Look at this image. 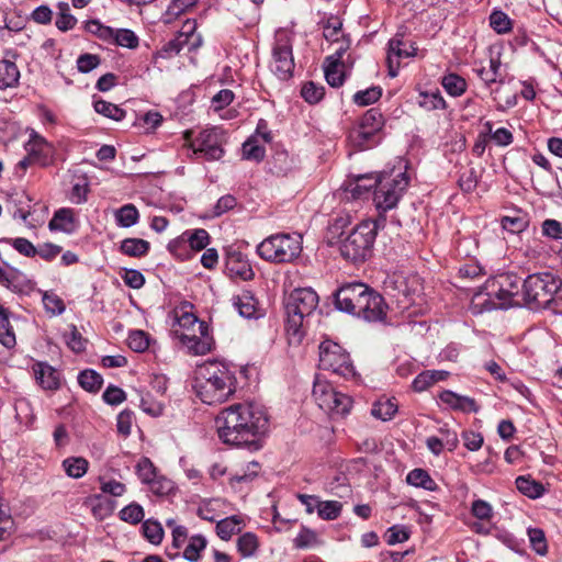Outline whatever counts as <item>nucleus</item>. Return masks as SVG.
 <instances>
[{
  "instance_id": "obj_18",
  "label": "nucleus",
  "mask_w": 562,
  "mask_h": 562,
  "mask_svg": "<svg viewBox=\"0 0 562 562\" xmlns=\"http://www.w3.org/2000/svg\"><path fill=\"white\" fill-rule=\"evenodd\" d=\"M0 284L18 294H30L35 289V283L25 273L16 268L0 266Z\"/></svg>"
},
{
  "instance_id": "obj_25",
  "label": "nucleus",
  "mask_w": 562,
  "mask_h": 562,
  "mask_svg": "<svg viewBox=\"0 0 562 562\" xmlns=\"http://www.w3.org/2000/svg\"><path fill=\"white\" fill-rule=\"evenodd\" d=\"M33 371L40 385L45 390H57L60 385V376L52 366L38 362L34 364Z\"/></svg>"
},
{
  "instance_id": "obj_34",
  "label": "nucleus",
  "mask_w": 562,
  "mask_h": 562,
  "mask_svg": "<svg viewBox=\"0 0 562 562\" xmlns=\"http://www.w3.org/2000/svg\"><path fill=\"white\" fill-rule=\"evenodd\" d=\"M61 468L67 476L80 479L88 472L89 462L83 457H68L63 460Z\"/></svg>"
},
{
  "instance_id": "obj_23",
  "label": "nucleus",
  "mask_w": 562,
  "mask_h": 562,
  "mask_svg": "<svg viewBox=\"0 0 562 562\" xmlns=\"http://www.w3.org/2000/svg\"><path fill=\"white\" fill-rule=\"evenodd\" d=\"M78 227L75 211L69 207H61L57 210L48 223V228L52 232H63L72 234Z\"/></svg>"
},
{
  "instance_id": "obj_13",
  "label": "nucleus",
  "mask_w": 562,
  "mask_h": 562,
  "mask_svg": "<svg viewBox=\"0 0 562 562\" xmlns=\"http://www.w3.org/2000/svg\"><path fill=\"white\" fill-rule=\"evenodd\" d=\"M417 49L414 43L404 40L403 34H395L387 44L386 64L390 77H396L401 66V59L416 56Z\"/></svg>"
},
{
  "instance_id": "obj_63",
  "label": "nucleus",
  "mask_w": 562,
  "mask_h": 562,
  "mask_svg": "<svg viewBox=\"0 0 562 562\" xmlns=\"http://www.w3.org/2000/svg\"><path fill=\"white\" fill-rule=\"evenodd\" d=\"M42 300L45 310L52 314L59 315L65 311V304L63 300L54 293L44 292Z\"/></svg>"
},
{
  "instance_id": "obj_39",
  "label": "nucleus",
  "mask_w": 562,
  "mask_h": 562,
  "mask_svg": "<svg viewBox=\"0 0 562 562\" xmlns=\"http://www.w3.org/2000/svg\"><path fill=\"white\" fill-rule=\"evenodd\" d=\"M236 547L243 558H251L259 548V539L254 532H245L237 538Z\"/></svg>"
},
{
  "instance_id": "obj_59",
  "label": "nucleus",
  "mask_w": 562,
  "mask_h": 562,
  "mask_svg": "<svg viewBox=\"0 0 562 562\" xmlns=\"http://www.w3.org/2000/svg\"><path fill=\"white\" fill-rule=\"evenodd\" d=\"M120 518L130 524H138L144 518V509L140 505L132 503L121 509Z\"/></svg>"
},
{
  "instance_id": "obj_51",
  "label": "nucleus",
  "mask_w": 562,
  "mask_h": 562,
  "mask_svg": "<svg viewBox=\"0 0 562 562\" xmlns=\"http://www.w3.org/2000/svg\"><path fill=\"white\" fill-rule=\"evenodd\" d=\"M418 104L427 110H438L446 106V101L441 97L439 91L436 92H423L419 94Z\"/></svg>"
},
{
  "instance_id": "obj_20",
  "label": "nucleus",
  "mask_w": 562,
  "mask_h": 562,
  "mask_svg": "<svg viewBox=\"0 0 562 562\" xmlns=\"http://www.w3.org/2000/svg\"><path fill=\"white\" fill-rule=\"evenodd\" d=\"M386 289L393 290V295L401 303L413 301V295L419 291V282L417 277L406 278L402 274H394L386 281Z\"/></svg>"
},
{
  "instance_id": "obj_8",
  "label": "nucleus",
  "mask_w": 562,
  "mask_h": 562,
  "mask_svg": "<svg viewBox=\"0 0 562 562\" xmlns=\"http://www.w3.org/2000/svg\"><path fill=\"white\" fill-rule=\"evenodd\" d=\"M408 183L409 177L401 168H393L390 172L383 171L378 177L374 190L373 201L376 209L385 212L395 207Z\"/></svg>"
},
{
  "instance_id": "obj_41",
  "label": "nucleus",
  "mask_w": 562,
  "mask_h": 562,
  "mask_svg": "<svg viewBox=\"0 0 562 562\" xmlns=\"http://www.w3.org/2000/svg\"><path fill=\"white\" fill-rule=\"evenodd\" d=\"M406 482L415 487H422L426 491H435L437 488L436 482L430 477L428 472L424 469H414L407 476Z\"/></svg>"
},
{
  "instance_id": "obj_49",
  "label": "nucleus",
  "mask_w": 562,
  "mask_h": 562,
  "mask_svg": "<svg viewBox=\"0 0 562 562\" xmlns=\"http://www.w3.org/2000/svg\"><path fill=\"white\" fill-rule=\"evenodd\" d=\"M93 108L97 113L104 115L105 117L112 119L114 121H121L125 116V111L113 104L111 102H106L104 100L95 101Z\"/></svg>"
},
{
  "instance_id": "obj_52",
  "label": "nucleus",
  "mask_w": 562,
  "mask_h": 562,
  "mask_svg": "<svg viewBox=\"0 0 562 562\" xmlns=\"http://www.w3.org/2000/svg\"><path fill=\"white\" fill-rule=\"evenodd\" d=\"M527 533L533 551L539 555H546L548 552V544L543 530L540 528H529Z\"/></svg>"
},
{
  "instance_id": "obj_46",
  "label": "nucleus",
  "mask_w": 562,
  "mask_h": 562,
  "mask_svg": "<svg viewBox=\"0 0 562 562\" xmlns=\"http://www.w3.org/2000/svg\"><path fill=\"white\" fill-rule=\"evenodd\" d=\"M324 71L329 86L337 88L344 83L345 74L341 63L325 60Z\"/></svg>"
},
{
  "instance_id": "obj_35",
  "label": "nucleus",
  "mask_w": 562,
  "mask_h": 562,
  "mask_svg": "<svg viewBox=\"0 0 562 562\" xmlns=\"http://www.w3.org/2000/svg\"><path fill=\"white\" fill-rule=\"evenodd\" d=\"M352 403L353 401L349 395L338 391V396L331 400L330 406L326 407L324 412L333 417H345L350 413Z\"/></svg>"
},
{
  "instance_id": "obj_48",
  "label": "nucleus",
  "mask_w": 562,
  "mask_h": 562,
  "mask_svg": "<svg viewBox=\"0 0 562 562\" xmlns=\"http://www.w3.org/2000/svg\"><path fill=\"white\" fill-rule=\"evenodd\" d=\"M57 8L58 13L55 21L57 29L64 32L74 29L77 19L70 13L69 4L67 2H59Z\"/></svg>"
},
{
  "instance_id": "obj_42",
  "label": "nucleus",
  "mask_w": 562,
  "mask_h": 562,
  "mask_svg": "<svg viewBox=\"0 0 562 562\" xmlns=\"http://www.w3.org/2000/svg\"><path fill=\"white\" fill-rule=\"evenodd\" d=\"M397 412V404L394 398L379 400L373 404L372 415L381 420H390Z\"/></svg>"
},
{
  "instance_id": "obj_40",
  "label": "nucleus",
  "mask_w": 562,
  "mask_h": 562,
  "mask_svg": "<svg viewBox=\"0 0 562 562\" xmlns=\"http://www.w3.org/2000/svg\"><path fill=\"white\" fill-rule=\"evenodd\" d=\"M0 342L7 348H13L16 344L15 334L9 322V312L0 305Z\"/></svg>"
},
{
  "instance_id": "obj_26",
  "label": "nucleus",
  "mask_w": 562,
  "mask_h": 562,
  "mask_svg": "<svg viewBox=\"0 0 562 562\" xmlns=\"http://www.w3.org/2000/svg\"><path fill=\"white\" fill-rule=\"evenodd\" d=\"M246 525L241 515L226 517L216 524V533L222 540H229L234 535L239 533Z\"/></svg>"
},
{
  "instance_id": "obj_55",
  "label": "nucleus",
  "mask_w": 562,
  "mask_h": 562,
  "mask_svg": "<svg viewBox=\"0 0 562 562\" xmlns=\"http://www.w3.org/2000/svg\"><path fill=\"white\" fill-rule=\"evenodd\" d=\"M341 508V503L337 501L321 502L318 504L317 514L323 519L334 520L340 515Z\"/></svg>"
},
{
  "instance_id": "obj_56",
  "label": "nucleus",
  "mask_w": 562,
  "mask_h": 562,
  "mask_svg": "<svg viewBox=\"0 0 562 562\" xmlns=\"http://www.w3.org/2000/svg\"><path fill=\"white\" fill-rule=\"evenodd\" d=\"M128 347L136 352H144L149 347V337L143 330H133L127 338Z\"/></svg>"
},
{
  "instance_id": "obj_64",
  "label": "nucleus",
  "mask_w": 562,
  "mask_h": 562,
  "mask_svg": "<svg viewBox=\"0 0 562 562\" xmlns=\"http://www.w3.org/2000/svg\"><path fill=\"white\" fill-rule=\"evenodd\" d=\"M528 226V221L522 216H505L502 218V227L513 234L525 231Z\"/></svg>"
},
{
  "instance_id": "obj_24",
  "label": "nucleus",
  "mask_w": 562,
  "mask_h": 562,
  "mask_svg": "<svg viewBox=\"0 0 562 562\" xmlns=\"http://www.w3.org/2000/svg\"><path fill=\"white\" fill-rule=\"evenodd\" d=\"M439 400L447 405L448 407L454 409V411H461V412H474L476 413L479 411V406L476 405V402L469 397L459 395L452 391L446 390L442 391L439 394Z\"/></svg>"
},
{
  "instance_id": "obj_10",
  "label": "nucleus",
  "mask_w": 562,
  "mask_h": 562,
  "mask_svg": "<svg viewBox=\"0 0 562 562\" xmlns=\"http://www.w3.org/2000/svg\"><path fill=\"white\" fill-rule=\"evenodd\" d=\"M384 125L382 113L376 109L368 110L357 126L349 134L350 142L360 149L375 146L381 137L380 132Z\"/></svg>"
},
{
  "instance_id": "obj_6",
  "label": "nucleus",
  "mask_w": 562,
  "mask_h": 562,
  "mask_svg": "<svg viewBox=\"0 0 562 562\" xmlns=\"http://www.w3.org/2000/svg\"><path fill=\"white\" fill-rule=\"evenodd\" d=\"M379 224L368 220L357 225L340 245L341 256L352 262H362L371 256Z\"/></svg>"
},
{
  "instance_id": "obj_62",
  "label": "nucleus",
  "mask_w": 562,
  "mask_h": 562,
  "mask_svg": "<svg viewBox=\"0 0 562 562\" xmlns=\"http://www.w3.org/2000/svg\"><path fill=\"white\" fill-rule=\"evenodd\" d=\"M491 27L499 34L506 33L512 29V21L507 14L501 11L493 12L490 16Z\"/></svg>"
},
{
  "instance_id": "obj_9",
  "label": "nucleus",
  "mask_w": 562,
  "mask_h": 562,
  "mask_svg": "<svg viewBox=\"0 0 562 562\" xmlns=\"http://www.w3.org/2000/svg\"><path fill=\"white\" fill-rule=\"evenodd\" d=\"M318 367L344 379H350L356 375L349 353L340 345L331 340H325L319 345Z\"/></svg>"
},
{
  "instance_id": "obj_58",
  "label": "nucleus",
  "mask_w": 562,
  "mask_h": 562,
  "mask_svg": "<svg viewBox=\"0 0 562 562\" xmlns=\"http://www.w3.org/2000/svg\"><path fill=\"white\" fill-rule=\"evenodd\" d=\"M136 472L143 483L149 484L157 476L156 469L148 458H142L136 465Z\"/></svg>"
},
{
  "instance_id": "obj_44",
  "label": "nucleus",
  "mask_w": 562,
  "mask_h": 562,
  "mask_svg": "<svg viewBox=\"0 0 562 562\" xmlns=\"http://www.w3.org/2000/svg\"><path fill=\"white\" fill-rule=\"evenodd\" d=\"M516 486L520 493L530 498L541 497L546 491L541 483L526 476L517 477Z\"/></svg>"
},
{
  "instance_id": "obj_43",
  "label": "nucleus",
  "mask_w": 562,
  "mask_h": 562,
  "mask_svg": "<svg viewBox=\"0 0 562 562\" xmlns=\"http://www.w3.org/2000/svg\"><path fill=\"white\" fill-rule=\"evenodd\" d=\"M378 177L359 176L355 182H350L346 190L351 193L353 198H361L368 193L372 188H376Z\"/></svg>"
},
{
  "instance_id": "obj_19",
  "label": "nucleus",
  "mask_w": 562,
  "mask_h": 562,
  "mask_svg": "<svg viewBox=\"0 0 562 562\" xmlns=\"http://www.w3.org/2000/svg\"><path fill=\"white\" fill-rule=\"evenodd\" d=\"M356 316L367 322L382 321L386 316V304L382 295L370 289Z\"/></svg>"
},
{
  "instance_id": "obj_50",
  "label": "nucleus",
  "mask_w": 562,
  "mask_h": 562,
  "mask_svg": "<svg viewBox=\"0 0 562 562\" xmlns=\"http://www.w3.org/2000/svg\"><path fill=\"white\" fill-rule=\"evenodd\" d=\"M15 418L20 424L31 425L34 420L33 408L26 398H18L14 403Z\"/></svg>"
},
{
  "instance_id": "obj_3",
  "label": "nucleus",
  "mask_w": 562,
  "mask_h": 562,
  "mask_svg": "<svg viewBox=\"0 0 562 562\" xmlns=\"http://www.w3.org/2000/svg\"><path fill=\"white\" fill-rule=\"evenodd\" d=\"M318 305V295L311 288L295 289L285 303V335L290 346H299L304 336V318Z\"/></svg>"
},
{
  "instance_id": "obj_16",
  "label": "nucleus",
  "mask_w": 562,
  "mask_h": 562,
  "mask_svg": "<svg viewBox=\"0 0 562 562\" xmlns=\"http://www.w3.org/2000/svg\"><path fill=\"white\" fill-rule=\"evenodd\" d=\"M195 20H187L178 35L164 46V52L168 55H173L178 54L184 46H188L189 50L199 48L202 44V38L199 34H195Z\"/></svg>"
},
{
  "instance_id": "obj_47",
  "label": "nucleus",
  "mask_w": 562,
  "mask_h": 562,
  "mask_svg": "<svg viewBox=\"0 0 562 562\" xmlns=\"http://www.w3.org/2000/svg\"><path fill=\"white\" fill-rule=\"evenodd\" d=\"M78 382L83 390L95 393L101 389L103 379L94 370H85L79 373Z\"/></svg>"
},
{
  "instance_id": "obj_5",
  "label": "nucleus",
  "mask_w": 562,
  "mask_h": 562,
  "mask_svg": "<svg viewBox=\"0 0 562 562\" xmlns=\"http://www.w3.org/2000/svg\"><path fill=\"white\" fill-rule=\"evenodd\" d=\"M302 251L300 234L279 233L265 238L257 246V254L266 261L273 263L291 262Z\"/></svg>"
},
{
  "instance_id": "obj_36",
  "label": "nucleus",
  "mask_w": 562,
  "mask_h": 562,
  "mask_svg": "<svg viewBox=\"0 0 562 562\" xmlns=\"http://www.w3.org/2000/svg\"><path fill=\"white\" fill-rule=\"evenodd\" d=\"M477 76L484 81L485 85L490 86L494 82L502 81L503 75L501 71V59L499 57H491L488 66H482L476 69Z\"/></svg>"
},
{
  "instance_id": "obj_61",
  "label": "nucleus",
  "mask_w": 562,
  "mask_h": 562,
  "mask_svg": "<svg viewBox=\"0 0 562 562\" xmlns=\"http://www.w3.org/2000/svg\"><path fill=\"white\" fill-rule=\"evenodd\" d=\"M143 533L145 538L154 544L160 543L164 537V530L160 524L153 520H146L143 524Z\"/></svg>"
},
{
  "instance_id": "obj_32",
  "label": "nucleus",
  "mask_w": 562,
  "mask_h": 562,
  "mask_svg": "<svg viewBox=\"0 0 562 562\" xmlns=\"http://www.w3.org/2000/svg\"><path fill=\"white\" fill-rule=\"evenodd\" d=\"M207 540L202 535L191 536L186 544L182 557L190 562H199L201 553L205 550Z\"/></svg>"
},
{
  "instance_id": "obj_37",
  "label": "nucleus",
  "mask_w": 562,
  "mask_h": 562,
  "mask_svg": "<svg viewBox=\"0 0 562 562\" xmlns=\"http://www.w3.org/2000/svg\"><path fill=\"white\" fill-rule=\"evenodd\" d=\"M229 272L244 281L254 279L255 272L248 261L244 260L240 255L231 256L227 262Z\"/></svg>"
},
{
  "instance_id": "obj_54",
  "label": "nucleus",
  "mask_w": 562,
  "mask_h": 562,
  "mask_svg": "<svg viewBox=\"0 0 562 562\" xmlns=\"http://www.w3.org/2000/svg\"><path fill=\"white\" fill-rule=\"evenodd\" d=\"M382 90L380 87H371L355 93L353 102L360 106H366L374 103L380 99Z\"/></svg>"
},
{
  "instance_id": "obj_33",
  "label": "nucleus",
  "mask_w": 562,
  "mask_h": 562,
  "mask_svg": "<svg viewBox=\"0 0 562 562\" xmlns=\"http://www.w3.org/2000/svg\"><path fill=\"white\" fill-rule=\"evenodd\" d=\"M114 218L119 227L128 228L138 223L139 212L134 204L128 203L114 211Z\"/></svg>"
},
{
  "instance_id": "obj_17",
  "label": "nucleus",
  "mask_w": 562,
  "mask_h": 562,
  "mask_svg": "<svg viewBox=\"0 0 562 562\" xmlns=\"http://www.w3.org/2000/svg\"><path fill=\"white\" fill-rule=\"evenodd\" d=\"M199 330L187 333L176 330V337L192 355H205L212 348V338L209 336V327L206 324H200Z\"/></svg>"
},
{
  "instance_id": "obj_2",
  "label": "nucleus",
  "mask_w": 562,
  "mask_h": 562,
  "mask_svg": "<svg viewBox=\"0 0 562 562\" xmlns=\"http://www.w3.org/2000/svg\"><path fill=\"white\" fill-rule=\"evenodd\" d=\"M235 372L223 362L209 361L195 369L193 389L207 405L222 404L236 392Z\"/></svg>"
},
{
  "instance_id": "obj_21",
  "label": "nucleus",
  "mask_w": 562,
  "mask_h": 562,
  "mask_svg": "<svg viewBox=\"0 0 562 562\" xmlns=\"http://www.w3.org/2000/svg\"><path fill=\"white\" fill-rule=\"evenodd\" d=\"M25 150L31 158L41 166H47L54 156L53 145L35 132H32L30 135V139L25 145Z\"/></svg>"
},
{
  "instance_id": "obj_15",
  "label": "nucleus",
  "mask_w": 562,
  "mask_h": 562,
  "mask_svg": "<svg viewBox=\"0 0 562 562\" xmlns=\"http://www.w3.org/2000/svg\"><path fill=\"white\" fill-rule=\"evenodd\" d=\"M192 149V155H201L207 160H217L223 156V148L221 145L220 134L216 130L202 131L194 143L189 145Z\"/></svg>"
},
{
  "instance_id": "obj_12",
  "label": "nucleus",
  "mask_w": 562,
  "mask_h": 562,
  "mask_svg": "<svg viewBox=\"0 0 562 562\" xmlns=\"http://www.w3.org/2000/svg\"><path fill=\"white\" fill-rule=\"evenodd\" d=\"M371 288L362 282L342 284L335 293L336 307L345 313L357 315Z\"/></svg>"
},
{
  "instance_id": "obj_22",
  "label": "nucleus",
  "mask_w": 562,
  "mask_h": 562,
  "mask_svg": "<svg viewBox=\"0 0 562 562\" xmlns=\"http://www.w3.org/2000/svg\"><path fill=\"white\" fill-rule=\"evenodd\" d=\"M192 305L189 303H183L180 306H177L173 310V317L178 328H173V334L176 335V330L194 333L199 330L200 324H205L201 322L192 312Z\"/></svg>"
},
{
  "instance_id": "obj_31",
  "label": "nucleus",
  "mask_w": 562,
  "mask_h": 562,
  "mask_svg": "<svg viewBox=\"0 0 562 562\" xmlns=\"http://www.w3.org/2000/svg\"><path fill=\"white\" fill-rule=\"evenodd\" d=\"M119 249L125 256L140 258L149 252L150 244L142 238H125Z\"/></svg>"
},
{
  "instance_id": "obj_57",
  "label": "nucleus",
  "mask_w": 562,
  "mask_h": 562,
  "mask_svg": "<svg viewBox=\"0 0 562 562\" xmlns=\"http://www.w3.org/2000/svg\"><path fill=\"white\" fill-rule=\"evenodd\" d=\"M13 526L14 522L9 506L0 502V540L10 536Z\"/></svg>"
},
{
  "instance_id": "obj_1",
  "label": "nucleus",
  "mask_w": 562,
  "mask_h": 562,
  "mask_svg": "<svg viewBox=\"0 0 562 562\" xmlns=\"http://www.w3.org/2000/svg\"><path fill=\"white\" fill-rule=\"evenodd\" d=\"M268 415L256 403H238L222 409L215 425L220 439L232 446H245L251 450L261 448V438L268 430Z\"/></svg>"
},
{
  "instance_id": "obj_28",
  "label": "nucleus",
  "mask_w": 562,
  "mask_h": 562,
  "mask_svg": "<svg viewBox=\"0 0 562 562\" xmlns=\"http://www.w3.org/2000/svg\"><path fill=\"white\" fill-rule=\"evenodd\" d=\"M20 70L15 63L0 59V89L5 90L19 85Z\"/></svg>"
},
{
  "instance_id": "obj_7",
  "label": "nucleus",
  "mask_w": 562,
  "mask_h": 562,
  "mask_svg": "<svg viewBox=\"0 0 562 562\" xmlns=\"http://www.w3.org/2000/svg\"><path fill=\"white\" fill-rule=\"evenodd\" d=\"M484 291L495 308H508L521 304L522 284L515 273H502L488 279Z\"/></svg>"
},
{
  "instance_id": "obj_11",
  "label": "nucleus",
  "mask_w": 562,
  "mask_h": 562,
  "mask_svg": "<svg viewBox=\"0 0 562 562\" xmlns=\"http://www.w3.org/2000/svg\"><path fill=\"white\" fill-rule=\"evenodd\" d=\"M270 67L271 71L281 80L289 79L293 74L292 38L288 31L280 30L276 34Z\"/></svg>"
},
{
  "instance_id": "obj_38",
  "label": "nucleus",
  "mask_w": 562,
  "mask_h": 562,
  "mask_svg": "<svg viewBox=\"0 0 562 562\" xmlns=\"http://www.w3.org/2000/svg\"><path fill=\"white\" fill-rule=\"evenodd\" d=\"M106 43L133 49L138 46V37L131 30L112 27V34Z\"/></svg>"
},
{
  "instance_id": "obj_29",
  "label": "nucleus",
  "mask_w": 562,
  "mask_h": 562,
  "mask_svg": "<svg viewBox=\"0 0 562 562\" xmlns=\"http://www.w3.org/2000/svg\"><path fill=\"white\" fill-rule=\"evenodd\" d=\"M260 126L258 124L256 133L243 144V157L247 160L260 161L265 157L266 149L259 140Z\"/></svg>"
},
{
  "instance_id": "obj_45",
  "label": "nucleus",
  "mask_w": 562,
  "mask_h": 562,
  "mask_svg": "<svg viewBox=\"0 0 562 562\" xmlns=\"http://www.w3.org/2000/svg\"><path fill=\"white\" fill-rule=\"evenodd\" d=\"M441 85L452 97H460L467 90V81L457 74H448L442 77Z\"/></svg>"
},
{
  "instance_id": "obj_14",
  "label": "nucleus",
  "mask_w": 562,
  "mask_h": 562,
  "mask_svg": "<svg viewBox=\"0 0 562 562\" xmlns=\"http://www.w3.org/2000/svg\"><path fill=\"white\" fill-rule=\"evenodd\" d=\"M210 243L209 233L203 229L187 231L176 239L168 244L169 251L178 258L184 259L188 257L186 254L187 246L193 251H200Z\"/></svg>"
},
{
  "instance_id": "obj_27",
  "label": "nucleus",
  "mask_w": 562,
  "mask_h": 562,
  "mask_svg": "<svg viewBox=\"0 0 562 562\" xmlns=\"http://www.w3.org/2000/svg\"><path fill=\"white\" fill-rule=\"evenodd\" d=\"M338 396V391L326 380L316 378L313 386V397L321 409L330 406L331 400Z\"/></svg>"
},
{
  "instance_id": "obj_60",
  "label": "nucleus",
  "mask_w": 562,
  "mask_h": 562,
  "mask_svg": "<svg viewBox=\"0 0 562 562\" xmlns=\"http://www.w3.org/2000/svg\"><path fill=\"white\" fill-rule=\"evenodd\" d=\"M324 91L325 89L323 86H318L310 81L302 87L301 94L306 102L314 104L323 99Z\"/></svg>"
},
{
  "instance_id": "obj_30",
  "label": "nucleus",
  "mask_w": 562,
  "mask_h": 562,
  "mask_svg": "<svg viewBox=\"0 0 562 562\" xmlns=\"http://www.w3.org/2000/svg\"><path fill=\"white\" fill-rule=\"evenodd\" d=\"M233 305L238 311L239 315L245 318L255 317L257 314L258 302L249 291H245L241 294L234 296Z\"/></svg>"
},
{
  "instance_id": "obj_53",
  "label": "nucleus",
  "mask_w": 562,
  "mask_h": 562,
  "mask_svg": "<svg viewBox=\"0 0 562 562\" xmlns=\"http://www.w3.org/2000/svg\"><path fill=\"white\" fill-rule=\"evenodd\" d=\"M196 1L198 0H172L164 14L165 21L170 23L175 18L192 8Z\"/></svg>"
},
{
  "instance_id": "obj_4",
  "label": "nucleus",
  "mask_w": 562,
  "mask_h": 562,
  "mask_svg": "<svg viewBox=\"0 0 562 562\" xmlns=\"http://www.w3.org/2000/svg\"><path fill=\"white\" fill-rule=\"evenodd\" d=\"M561 279L552 272L529 274L522 283V301L530 308H546L554 301Z\"/></svg>"
}]
</instances>
